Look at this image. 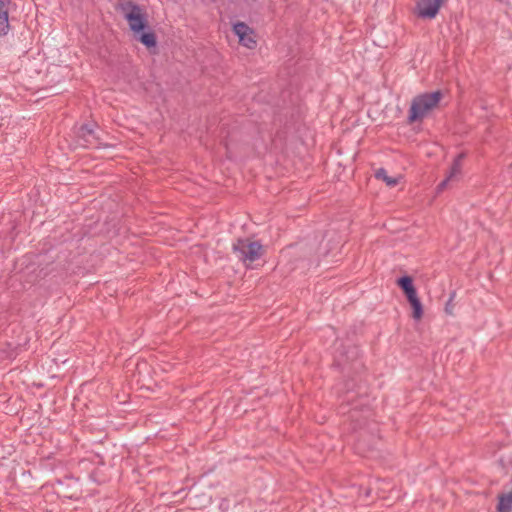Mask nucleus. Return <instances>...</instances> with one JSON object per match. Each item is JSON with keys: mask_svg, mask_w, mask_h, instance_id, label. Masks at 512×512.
Instances as JSON below:
<instances>
[{"mask_svg": "<svg viewBox=\"0 0 512 512\" xmlns=\"http://www.w3.org/2000/svg\"><path fill=\"white\" fill-rule=\"evenodd\" d=\"M343 402H346L347 405H351L352 408L349 410V418L354 423L353 429L358 431V435L356 438L355 448L359 453H364L374 448L377 442V436L372 432L375 430L374 428L369 429L370 434L368 435V426L370 423L368 422V418L371 415L370 409L365 405L364 402H360V406H364L365 408L362 410L363 415H359L358 404L355 402V395L352 392H347L344 396Z\"/></svg>", "mask_w": 512, "mask_h": 512, "instance_id": "nucleus-1", "label": "nucleus"}, {"mask_svg": "<svg viewBox=\"0 0 512 512\" xmlns=\"http://www.w3.org/2000/svg\"><path fill=\"white\" fill-rule=\"evenodd\" d=\"M117 8L124 14V18L129 24L130 30L135 34V38L146 48H153L157 45L156 34L149 30L147 14L140 5L132 1L119 2Z\"/></svg>", "mask_w": 512, "mask_h": 512, "instance_id": "nucleus-2", "label": "nucleus"}, {"mask_svg": "<svg viewBox=\"0 0 512 512\" xmlns=\"http://www.w3.org/2000/svg\"><path fill=\"white\" fill-rule=\"evenodd\" d=\"M443 93L441 90L426 92L415 96L412 99L407 121L409 124L422 121L431 111L438 107Z\"/></svg>", "mask_w": 512, "mask_h": 512, "instance_id": "nucleus-3", "label": "nucleus"}, {"mask_svg": "<svg viewBox=\"0 0 512 512\" xmlns=\"http://www.w3.org/2000/svg\"><path fill=\"white\" fill-rule=\"evenodd\" d=\"M233 253L245 264L259 260L265 253L264 246L259 241H252L249 238H239L233 243Z\"/></svg>", "mask_w": 512, "mask_h": 512, "instance_id": "nucleus-4", "label": "nucleus"}, {"mask_svg": "<svg viewBox=\"0 0 512 512\" xmlns=\"http://www.w3.org/2000/svg\"><path fill=\"white\" fill-rule=\"evenodd\" d=\"M96 128V123L82 124L76 132L79 144L86 148H99L101 141L96 133Z\"/></svg>", "mask_w": 512, "mask_h": 512, "instance_id": "nucleus-5", "label": "nucleus"}, {"mask_svg": "<svg viewBox=\"0 0 512 512\" xmlns=\"http://www.w3.org/2000/svg\"><path fill=\"white\" fill-rule=\"evenodd\" d=\"M466 158V153L465 152H461L459 153L453 160L452 162V165L450 167V170L447 174V176L445 177L444 180H442L438 185H437V192H442L448 185V183L452 180H455L457 179L460 175H461V171H462V162L463 160Z\"/></svg>", "mask_w": 512, "mask_h": 512, "instance_id": "nucleus-6", "label": "nucleus"}, {"mask_svg": "<svg viewBox=\"0 0 512 512\" xmlns=\"http://www.w3.org/2000/svg\"><path fill=\"white\" fill-rule=\"evenodd\" d=\"M233 31L238 36L240 44L254 49L257 45L253 36V30L244 22H237L233 25Z\"/></svg>", "mask_w": 512, "mask_h": 512, "instance_id": "nucleus-7", "label": "nucleus"}, {"mask_svg": "<svg viewBox=\"0 0 512 512\" xmlns=\"http://www.w3.org/2000/svg\"><path fill=\"white\" fill-rule=\"evenodd\" d=\"M11 0H0V36H5L9 31V6Z\"/></svg>", "mask_w": 512, "mask_h": 512, "instance_id": "nucleus-8", "label": "nucleus"}, {"mask_svg": "<svg viewBox=\"0 0 512 512\" xmlns=\"http://www.w3.org/2000/svg\"><path fill=\"white\" fill-rule=\"evenodd\" d=\"M396 284L407 297L417 294V290L413 284V278L409 275H404L397 279Z\"/></svg>", "mask_w": 512, "mask_h": 512, "instance_id": "nucleus-9", "label": "nucleus"}, {"mask_svg": "<svg viewBox=\"0 0 512 512\" xmlns=\"http://www.w3.org/2000/svg\"><path fill=\"white\" fill-rule=\"evenodd\" d=\"M497 511L498 512H512V490L508 493H503L498 496Z\"/></svg>", "mask_w": 512, "mask_h": 512, "instance_id": "nucleus-10", "label": "nucleus"}, {"mask_svg": "<svg viewBox=\"0 0 512 512\" xmlns=\"http://www.w3.org/2000/svg\"><path fill=\"white\" fill-rule=\"evenodd\" d=\"M407 301L409 302L412 308V317L416 320H419L423 316V306L417 294L407 297Z\"/></svg>", "mask_w": 512, "mask_h": 512, "instance_id": "nucleus-11", "label": "nucleus"}, {"mask_svg": "<svg viewBox=\"0 0 512 512\" xmlns=\"http://www.w3.org/2000/svg\"><path fill=\"white\" fill-rule=\"evenodd\" d=\"M375 177L377 179H382L390 187H394L398 183L397 179L387 175V172L384 168L378 169L375 173Z\"/></svg>", "mask_w": 512, "mask_h": 512, "instance_id": "nucleus-12", "label": "nucleus"}, {"mask_svg": "<svg viewBox=\"0 0 512 512\" xmlns=\"http://www.w3.org/2000/svg\"><path fill=\"white\" fill-rule=\"evenodd\" d=\"M344 349L348 360L355 361L359 357V349L356 346H349Z\"/></svg>", "mask_w": 512, "mask_h": 512, "instance_id": "nucleus-13", "label": "nucleus"}, {"mask_svg": "<svg viewBox=\"0 0 512 512\" xmlns=\"http://www.w3.org/2000/svg\"><path fill=\"white\" fill-rule=\"evenodd\" d=\"M451 300H452V298H450L449 301H451ZM445 311H446L447 314L452 315V307L450 306V302H448L446 304Z\"/></svg>", "mask_w": 512, "mask_h": 512, "instance_id": "nucleus-14", "label": "nucleus"}]
</instances>
